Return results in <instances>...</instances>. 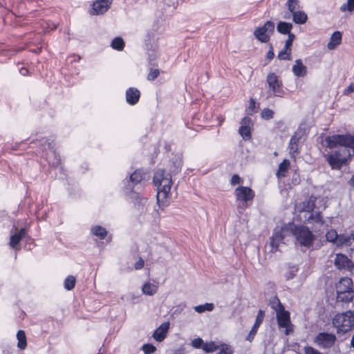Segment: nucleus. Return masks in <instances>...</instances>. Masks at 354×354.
I'll list each match as a JSON object with an SVG mask.
<instances>
[{
  "instance_id": "a18cd8bd",
  "label": "nucleus",
  "mask_w": 354,
  "mask_h": 354,
  "mask_svg": "<svg viewBox=\"0 0 354 354\" xmlns=\"http://www.w3.org/2000/svg\"><path fill=\"white\" fill-rule=\"evenodd\" d=\"M288 39L286 41L284 48L286 49H289V50H290V47L292 45V42H293L294 39H295V35L293 33H290V34L288 35Z\"/></svg>"
},
{
  "instance_id": "a878e982",
  "label": "nucleus",
  "mask_w": 354,
  "mask_h": 354,
  "mask_svg": "<svg viewBox=\"0 0 354 354\" xmlns=\"http://www.w3.org/2000/svg\"><path fill=\"white\" fill-rule=\"evenodd\" d=\"M316 198L311 197L308 200L305 201L302 204L301 212H306L309 213H313L315 208V203Z\"/></svg>"
},
{
  "instance_id": "c85d7f7f",
  "label": "nucleus",
  "mask_w": 354,
  "mask_h": 354,
  "mask_svg": "<svg viewBox=\"0 0 354 354\" xmlns=\"http://www.w3.org/2000/svg\"><path fill=\"white\" fill-rule=\"evenodd\" d=\"M354 240V236L353 234L347 235V234H340L339 235L338 241L337 243V245H349L351 244L353 241Z\"/></svg>"
},
{
  "instance_id": "3c124183",
  "label": "nucleus",
  "mask_w": 354,
  "mask_h": 354,
  "mask_svg": "<svg viewBox=\"0 0 354 354\" xmlns=\"http://www.w3.org/2000/svg\"><path fill=\"white\" fill-rule=\"evenodd\" d=\"M252 124V120L250 117L243 118L241 122V126H245L246 127H250Z\"/></svg>"
},
{
  "instance_id": "9b49d317",
  "label": "nucleus",
  "mask_w": 354,
  "mask_h": 354,
  "mask_svg": "<svg viewBox=\"0 0 354 354\" xmlns=\"http://www.w3.org/2000/svg\"><path fill=\"white\" fill-rule=\"evenodd\" d=\"M113 0H96L91 5L89 10L91 15H100L108 11L110 8Z\"/></svg>"
},
{
  "instance_id": "c756f323",
  "label": "nucleus",
  "mask_w": 354,
  "mask_h": 354,
  "mask_svg": "<svg viewBox=\"0 0 354 354\" xmlns=\"http://www.w3.org/2000/svg\"><path fill=\"white\" fill-rule=\"evenodd\" d=\"M354 298L353 292H346L344 293H337V301L345 303L350 302Z\"/></svg>"
},
{
  "instance_id": "37998d69",
  "label": "nucleus",
  "mask_w": 354,
  "mask_h": 354,
  "mask_svg": "<svg viewBox=\"0 0 354 354\" xmlns=\"http://www.w3.org/2000/svg\"><path fill=\"white\" fill-rule=\"evenodd\" d=\"M274 116V111L270 109H264L261 112V117L265 120H270Z\"/></svg>"
},
{
  "instance_id": "1a4fd4ad",
  "label": "nucleus",
  "mask_w": 354,
  "mask_h": 354,
  "mask_svg": "<svg viewBox=\"0 0 354 354\" xmlns=\"http://www.w3.org/2000/svg\"><path fill=\"white\" fill-rule=\"evenodd\" d=\"M337 337L334 334L328 333H319L314 339V342L323 348H331L335 345Z\"/></svg>"
},
{
  "instance_id": "423d86ee",
  "label": "nucleus",
  "mask_w": 354,
  "mask_h": 354,
  "mask_svg": "<svg viewBox=\"0 0 354 354\" xmlns=\"http://www.w3.org/2000/svg\"><path fill=\"white\" fill-rule=\"evenodd\" d=\"M234 194L236 200L241 203L237 205V210L242 214L248 207V203L254 198V192L248 187L240 186L236 188Z\"/></svg>"
},
{
  "instance_id": "5fc2aeb1",
  "label": "nucleus",
  "mask_w": 354,
  "mask_h": 354,
  "mask_svg": "<svg viewBox=\"0 0 354 354\" xmlns=\"http://www.w3.org/2000/svg\"><path fill=\"white\" fill-rule=\"evenodd\" d=\"M274 53L273 51L272 45L270 44V49L268 51L267 55H266V58L269 61H270V60H272L274 58Z\"/></svg>"
},
{
  "instance_id": "4d7b16f0",
  "label": "nucleus",
  "mask_w": 354,
  "mask_h": 354,
  "mask_svg": "<svg viewBox=\"0 0 354 354\" xmlns=\"http://www.w3.org/2000/svg\"><path fill=\"white\" fill-rule=\"evenodd\" d=\"M153 34L152 32H147L145 39V42H153Z\"/></svg>"
},
{
  "instance_id": "412c9836",
  "label": "nucleus",
  "mask_w": 354,
  "mask_h": 354,
  "mask_svg": "<svg viewBox=\"0 0 354 354\" xmlns=\"http://www.w3.org/2000/svg\"><path fill=\"white\" fill-rule=\"evenodd\" d=\"M342 39V34L340 31H335L330 36V41L327 44V47L329 50L335 49L339 46Z\"/></svg>"
},
{
  "instance_id": "680f3d73",
  "label": "nucleus",
  "mask_w": 354,
  "mask_h": 354,
  "mask_svg": "<svg viewBox=\"0 0 354 354\" xmlns=\"http://www.w3.org/2000/svg\"><path fill=\"white\" fill-rule=\"evenodd\" d=\"M348 183L351 186L354 187V175L349 180Z\"/></svg>"
},
{
  "instance_id": "052dcab7",
  "label": "nucleus",
  "mask_w": 354,
  "mask_h": 354,
  "mask_svg": "<svg viewBox=\"0 0 354 354\" xmlns=\"http://www.w3.org/2000/svg\"><path fill=\"white\" fill-rule=\"evenodd\" d=\"M272 91H273V94H274V95L279 96V95H280V93H281V90H276V89H274V90H272Z\"/></svg>"
},
{
  "instance_id": "9d476101",
  "label": "nucleus",
  "mask_w": 354,
  "mask_h": 354,
  "mask_svg": "<svg viewBox=\"0 0 354 354\" xmlns=\"http://www.w3.org/2000/svg\"><path fill=\"white\" fill-rule=\"evenodd\" d=\"M43 146L45 150H48L46 154V158L48 163L55 167L59 165L60 164L61 160L59 156L57 155L55 151V144L53 142L45 140Z\"/></svg>"
},
{
  "instance_id": "8fccbe9b",
  "label": "nucleus",
  "mask_w": 354,
  "mask_h": 354,
  "mask_svg": "<svg viewBox=\"0 0 354 354\" xmlns=\"http://www.w3.org/2000/svg\"><path fill=\"white\" fill-rule=\"evenodd\" d=\"M19 73L23 76H27L31 74V71L27 67L21 66L18 68Z\"/></svg>"
},
{
  "instance_id": "6e6d98bb",
  "label": "nucleus",
  "mask_w": 354,
  "mask_h": 354,
  "mask_svg": "<svg viewBox=\"0 0 354 354\" xmlns=\"http://www.w3.org/2000/svg\"><path fill=\"white\" fill-rule=\"evenodd\" d=\"M240 183H241V178L238 175L235 174L232 177V179H231L232 185H234L239 184Z\"/></svg>"
},
{
  "instance_id": "6e6552de",
  "label": "nucleus",
  "mask_w": 354,
  "mask_h": 354,
  "mask_svg": "<svg viewBox=\"0 0 354 354\" xmlns=\"http://www.w3.org/2000/svg\"><path fill=\"white\" fill-rule=\"evenodd\" d=\"M289 234L288 225L282 227L274 229L273 235L270 237V252H275L278 250L280 244L282 243L285 236Z\"/></svg>"
},
{
  "instance_id": "0e129e2a",
  "label": "nucleus",
  "mask_w": 354,
  "mask_h": 354,
  "mask_svg": "<svg viewBox=\"0 0 354 354\" xmlns=\"http://www.w3.org/2000/svg\"><path fill=\"white\" fill-rule=\"evenodd\" d=\"M351 345L352 347L354 348V333H353V335L351 341Z\"/></svg>"
},
{
  "instance_id": "4be33fe9",
  "label": "nucleus",
  "mask_w": 354,
  "mask_h": 354,
  "mask_svg": "<svg viewBox=\"0 0 354 354\" xmlns=\"http://www.w3.org/2000/svg\"><path fill=\"white\" fill-rule=\"evenodd\" d=\"M26 235V230L21 228L18 232L15 233L10 236V246L15 248L21 240Z\"/></svg>"
},
{
  "instance_id": "0eeeda50",
  "label": "nucleus",
  "mask_w": 354,
  "mask_h": 354,
  "mask_svg": "<svg viewBox=\"0 0 354 354\" xmlns=\"http://www.w3.org/2000/svg\"><path fill=\"white\" fill-rule=\"evenodd\" d=\"M275 24L272 21H267L263 26L257 27L254 30V37L261 43L270 41L271 35L274 33Z\"/></svg>"
},
{
  "instance_id": "13d9d810",
  "label": "nucleus",
  "mask_w": 354,
  "mask_h": 354,
  "mask_svg": "<svg viewBox=\"0 0 354 354\" xmlns=\"http://www.w3.org/2000/svg\"><path fill=\"white\" fill-rule=\"evenodd\" d=\"M297 269L296 268H292L290 272H288L287 274H286V278L288 280L289 279H291L292 278H294V277L295 276V272H297Z\"/></svg>"
},
{
  "instance_id": "c9c22d12",
  "label": "nucleus",
  "mask_w": 354,
  "mask_h": 354,
  "mask_svg": "<svg viewBox=\"0 0 354 354\" xmlns=\"http://www.w3.org/2000/svg\"><path fill=\"white\" fill-rule=\"evenodd\" d=\"M339 10L341 12H353L354 11V0H347V1L341 5Z\"/></svg>"
},
{
  "instance_id": "6ab92c4d",
  "label": "nucleus",
  "mask_w": 354,
  "mask_h": 354,
  "mask_svg": "<svg viewBox=\"0 0 354 354\" xmlns=\"http://www.w3.org/2000/svg\"><path fill=\"white\" fill-rule=\"evenodd\" d=\"M292 72L297 77H304L307 74V68L304 65L302 60L298 59L295 61V64L292 66Z\"/></svg>"
},
{
  "instance_id": "09e8293b",
  "label": "nucleus",
  "mask_w": 354,
  "mask_h": 354,
  "mask_svg": "<svg viewBox=\"0 0 354 354\" xmlns=\"http://www.w3.org/2000/svg\"><path fill=\"white\" fill-rule=\"evenodd\" d=\"M159 73L160 72L158 69H151L149 73L148 74L147 79L149 80H153L158 76Z\"/></svg>"
},
{
  "instance_id": "49530a36",
  "label": "nucleus",
  "mask_w": 354,
  "mask_h": 354,
  "mask_svg": "<svg viewBox=\"0 0 354 354\" xmlns=\"http://www.w3.org/2000/svg\"><path fill=\"white\" fill-rule=\"evenodd\" d=\"M233 350L227 344H222L220 351L217 354H232Z\"/></svg>"
},
{
  "instance_id": "f704fd0d",
  "label": "nucleus",
  "mask_w": 354,
  "mask_h": 354,
  "mask_svg": "<svg viewBox=\"0 0 354 354\" xmlns=\"http://www.w3.org/2000/svg\"><path fill=\"white\" fill-rule=\"evenodd\" d=\"M111 46L117 50H122L124 47V41L120 37L114 38L111 44Z\"/></svg>"
},
{
  "instance_id": "de8ad7c7",
  "label": "nucleus",
  "mask_w": 354,
  "mask_h": 354,
  "mask_svg": "<svg viewBox=\"0 0 354 354\" xmlns=\"http://www.w3.org/2000/svg\"><path fill=\"white\" fill-rule=\"evenodd\" d=\"M304 351L305 354H322L318 350L310 346H305Z\"/></svg>"
},
{
  "instance_id": "39448f33",
  "label": "nucleus",
  "mask_w": 354,
  "mask_h": 354,
  "mask_svg": "<svg viewBox=\"0 0 354 354\" xmlns=\"http://www.w3.org/2000/svg\"><path fill=\"white\" fill-rule=\"evenodd\" d=\"M333 324L337 328L338 333H345L351 330L354 326V312L347 310L337 314L333 319Z\"/></svg>"
},
{
  "instance_id": "393cba45",
  "label": "nucleus",
  "mask_w": 354,
  "mask_h": 354,
  "mask_svg": "<svg viewBox=\"0 0 354 354\" xmlns=\"http://www.w3.org/2000/svg\"><path fill=\"white\" fill-rule=\"evenodd\" d=\"M292 24L286 21H279L277 26V30L283 35H289L291 32Z\"/></svg>"
},
{
  "instance_id": "f03ea898",
  "label": "nucleus",
  "mask_w": 354,
  "mask_h": 354,
  "mask_svg": "<svg viewBox=\"0 0 354 354\" xmlns=\"http://www.w3.org/2000/svg\"><path fill=\"white\" fill-rule=\"evenodd\" d=\"M153 182L157 187V201L160 207L169 205L170 190L172 185L171 176L163 169H158L153 176Z\"/></svg>"
},
{
  "instance_id": "69168bd1",
  "label": "nucleus",
  "mask_w": 354,
  "mask_h": 354,
  "mask_svg": "<svg viewBox=\"0 0 354 354\" xmlns=\"http://www.w3.org/2000/svg\"><path fill=\"white\" fill-rule=\"evenodd\" d=\"M346 88H354V83H351Z\"/></svg>"
},
{
  "instance_id": "7c9ffc66",
  "label": "nucleus",
  "mask_w": 354,
  "mask_h": 354,
  "mask_svg": "<svg viewBox=\"0 0 354 354\" xmlns=\"http://www.w3.org/2000/svg\"><path fill=\"white\" fill-rule=\"evenodd\" d=\"M17 338L18 339V347L21 349H24L27 346L25 332L21 330H19L17 333Z\"/></svg>"
},
{
  "instance_id": "473e14b6",
  "label": "nucleus",
  "mask_w": 354,
  "mask_h": 354,
  "mask_svg": "<svg viewBox=\"0 0 354 354\" xmlns=\"http://www.w3.org/2000/svg\"><path fill=\"white\" fill-rule=\"evenodd\" d=\"M289 166L290 162L288 160H284L281 162L279 165V170L277 173V176L279 178L285 176L286 172L287 171Z\"/></svg>"
},
{
  "instance_id": "f257e3e1",
  "label": "nucleus",
  "mask_w": 354,
  "mask_h": 354,
  "mask_svg": "<svg viewBox=\"0 0 354 354\" xmlns=\"http://www.w3.org/2000/svg\"><path fill=\"white\" fill-rule=\"evenodd\" d=\"M325 141L326 147L330 149L337 146L345 147L332 150L324 155L331 169L340 170L344 166L348 165L351 158V153L348 149H351L354 153V136L335 134L327 136Z\"/></svg>"
},
{
  "instance_id": "72a5a7b5",
  "label": "nucleus",
  "mask_w": 354,
  "mask_h": 354,
  "mask_svg": "<svg viewBox=\"0 0 354 354\" xmlns=\"http://www.w3.org/2000/svg\"><path fill=\"white\" fill-rule=\"evenodd\" d=\"M286 7L291 13L297 11L300 8V3L299 0H288L286 3Z\"/></svg>"
},
{
  "instance_id": "2eb2a0df",
  "label": "nucleus",
  "mask_w": 354,
  "mask_h": 354,
  "mask_svg": "<svg viewBox=\"0 0 354 354\" xmlns=\"http://www.w3.org/2000/svg\"><path fill=\"white\" fill-rule=\"evenodd\" d=\"M265 316V313L262 310H259L258 312V314L256 317V320L254 322V324L253 325L252 329L250 330L248 335L246 337V339L249 342H251L253 340L258 328H259L260 325L262 324L263 318Z\"/></svg>"
},
{
  "instance_id": "e2e57ef3",
  "label": "nucleus",
  "mask_w": 354,
  "mask_h": 354,
  "mask_svg": "<svg viewBox=\"0 0 354 354\" xmlns=\"http://www.w3.org/2000/svg\"><path fill=\"white\" fill-rule=\"evenodd\" d=\"M354 90H345L344 95H348L351 92H353Z\"/></svg>"
},
{
  "instance_id": "a211bd4d",
  "label": "nucleus",
  "mask_w": 354,
  "mask_h": 354,
  "mask_svg": "<svg viewBox=\"0 0 354 354\" xmlns=\"http://www.w3.org/2000/svg\"><path fill=\"white\" fill-rule=\"evenodd\" d=\"M307 220L309 223L315 225V227H319V231L322 230L324 224V221L320 212L311 213Z\"/></svg>"
},
{
  "instance_id": "b1692460",
  "label": "nucleus",
  "mask_w": 354,
  "mask_h": 354,
  "mask_svg": "<svg viewBox=\"0 0 354 354\" xmlns=\"http://www.w3.org/2000/svg\"><path fill=\"white\" fill-rule=\"evenodd\" d=\"M292 21L296 24H304L308 20V16L304 11L297 10L292 13Z\"/></svg>"
},
{
  "instance_id": "cd10ccee",
  "label": "nucleus",
  "mask_w": 354,
  "mask_h": 354,
  "mask_svg": "<svg viewBox=\"0 0 354 354\" xmlns=\"http://www.w3.org/2000/svg\"><path fill=\"white\" fill-rule=\"evenodd\" d=\"M92 234L100 238V239H104L107 235L106 230L100 225H95L91 229Z\"/></svg>"
},
{
  "instance_id": "79ce46f5",
  "label": "nucleus",
  "mask_w": 354,
  "mask_h": 354,
  "mask_svg": "<svg viewBox=\"0 0 354 354\" xmlns=\"http://www.w3.org/2000/svg\"><path fill=\"white\" fill-rule=\"evenodd\" d=\"M239 132L243 139L248 140L251 138L250 127H246L245 126H241Z\"/></svg>"
},
{
  "instance_id": "ea45409f",
  "label": "nucleus",
  "mask_w": 354,
  "mask_h": 354,
  "mask_svg": "<svg viewBox=\"0 0 354 354\" xmlns=\"http://www.w3.org/2000/svg\"><path fill=\"white\" fill-rule=\"evenodd\" d=\"M326 237L328 241L335 243L337 244L339 235L337 234V232L334 230H330L327 232L326 234Z\"/></svg>"
},
{
  "instance_id": "5701e85b",
  "label": "nucleus",
  "mask_w": 354,
  "mask_h": 354,
  "mask_svg": "<svg viewBox=\"0 0 354 354\" xmlns=\"http://www.w3.org/2000/svg\"><path fill=\"white\" fill-rule=\"evenodd\" d=\"M140 96L139 90H127L126 91L127 102L131 105L136 104L138 102Z\"/></svg>"
},
{
  "instance_id": "2f4dec72",
  "label": "nucleus",
  "mask_w": 354,
  "mask_h": 354,
  "mask_svg": "<svg viewBox=\"0 0 354 354\" xmlns=\"http://www.w3.org/2000/svg\"><path fill=\"white\" fill-rule=\"evenodd\" d=\"M267 82L270 86V88H279L278 82V77L274 73H270L267 76Z\"/></svg>"
},
{
  "instance_id": "dca6fc26",
  "label": "nucleus",
  "mask_w": 354,
  "mask_h": 354,
  "mask_svg": "<svg viewBox=\"0 0 354 354\" xmlns=\"http://www.w3.org/2000/svg\"><path fill=\"white\" fill-rule=\"evenodd\" d=\"M169 322H166L162 323L158 328L156 329L153 334V337L159 342H162L166 336L167 333L168 332L169 328Z\"/></svg>"
},
{
  "instance_id": "864d4df0",
  "label": "nucleus",
  "mask_w": 354,
  "mask_h": 354,
  "mask_svg": "<svg viewBox=\"0 0 354 354\" xmlns=\"http://www.w3.org/2000/svg\"><path fill=\"white\" fill-rule=\"evenodd\" d=\"M145 261L142 258H139V259L135 263L134 268L136 270H140L144 267Z\"/></svg>"
},
{
  "instance_id": "4c0bfd02",
  "label": "nucleus",
  "mask_w": 354,
  "mask_h": 354,
  "mask_svg": "<svg viewBox=\"0 0 354 354\" xmlns=\"http://www.w3.org/2000/svg\"><path fill=\"white\" fill-rule=\"evenodd\" d=\"M75 277L74 276L70 275L65 279L64 286L66 290H71L75 287Z\"/></svg>"
},
{
  "instance_id": "7ed1b4c3",
  "label": "nucleus",
  "mask_w": 354,
  "mask_h": 354,
  "mask_svg": "<svg viewBox=\"0 0 354 354\" xmlns=\"http://www.w3.org/2000/svg\"><path fill=\"white\" fill-rule=\"evenodd\" d=\"M289 234H292L296 241V244L305 248H310L315 239V235L304 225L288 224Z\"/></svg>"
},
{
  "instance_id": "20e7f679",
  "label": "nucleus",
  "mask_w": 354,
  "mask_h": 354,
  "mask_svg": "<svg viewBox=\"0 0 354 354\" xmlns=\"http://www.w3.org/2000/svg\"><path fill=\"white\" fill-rule=\"evenodd\" d=\"M271 307L276 312V317L279 327L285 328L284 333L286 335H288L293 331L289 312L285 310L284 307L277 298L271 302Z\"/></svg>"
},
{
  "instance_id": "a19ab883",
  "label": "nucleus",
  "mask_w": 354,
  "mask_h": 354,
  "mask_svg": "<svg viewBox=\"0 0 354 354\" xmlns=\"http://www.w3.org/2000/svg\"><path fill=\"white\" fill-rule=\"evenodd\" d=\"M203 350L206 353H212L215 351L218 348V346H217L214 342H207L203 344L202 347Z\"/></svg>"
},
{
  "instance_id": "f3484780",
  "label": "nucleus",
  "mask_w": 354,
  "mask_h": 354,
  "mask_svg": "<svg viewBox=\"0 0 354 354\" xmlns=\"http://www.w3.org/2000/svg\"><path fill=\"white\" fill-rule=\"evenodd\" d=\"M335 266L339 269H348L352 265V261L344 254H337L334 260Z\"/></svg>"
},
{
  "instance_id": "4468645a",
  "label": "nucleus",
  "mask_w": 354,
  "mask_h": 354,
  "mask_svg": "<svg viewBox=\"0 0 354 354\" xmlns=\"http://www.w3.org/2000/svg\"><path fill=\"white\" fill-rule=\"evenodd\" d=\"M353 281L348 277L342 278L336 284L337 293H344L346 292H353Z\"/></svg>"
},
{
  "instance_id": "58836bf2",
  "label": "nucleus",
  "mask_w": 354,
  "mask_h": 354,
  "mask_svg": "<svg viewBox=\"0 0 354 354\" xmlns=\"http://www.w3.org/2000/svg\"><path fill=\"white\" fill-rule=\"evenodd\" d=\"M278 59L280 60H290L291 59V50L283 48L279 53Z\"/></svg>"
},
{
  "instance_id": "e433bc0d",
  "label": "nucleus",
  "mask_w": 354,
  "mask_h": 354,
  "mask_svg": "<svg viewBox=\"0 0 354 354\" xmlns=\"http://www.w3.org/2000/svg\"><path fill=\"white\" fill-rule=\"evenodd\" d=\"M214 308V306L212 303H206L204 305H199L194 307V310L196 312L198 313H202L205 311H212Z\"/></svg>"
},
{
  "instance_id": "f8f14e48",
  "label": "nucleus",
  "mask_w": 354,
  "mask_h": 354,
  "mask_svg": "<svg viewBox=\"0 0 354 354\" xmlns=\"http://www.w3.org/2000/svg\"><path fill=\"white\" fill-rule=\"evenodd\" d=\"M145 49L148 55V61L150 65L155 66L156 60L158 56V46L156 43L145 42Z\"/></svg>"
},
{
  "instance_id": "ddd939ff",
  "label": "nucleus",
  "mask_w": 354,
  "mask_h": 354,
  "mask_svg": "<svg viewBox=\"0 0 354 354\" xmlns=\"http://www.w3.org/2000/svg\"><path fill=\"white\" fill-rule=\"evenodd\" d=\"M302 133L300 131L295 132L291 137L288 145V149L291 158H295L299 153V141L301 138Z\"/></svg>"
},
{
  "instance_id": "aec40b11",
  "label": "nucleus",
  "mask_w": 354,
  "mask_h": 354,
  "mask_svg": "<svg viewBox=\"0 0 354 354\" xmlns=\"http://www.w3.org/2000/svg\"><path fill=\"white\" fill-rule=\"evenodd\" d=\"M145 175L141 170H136L131 174L128 183L129 189H132L135 185L140 183L145 178Z\"/></svg>"
},
{
  "instance_id": "bb28decb",
  "label": "nucleus",
  "mask_w": 354,
  "mask_h": 354,
  "mask_svg": "<svg viewBox=\"0 0 354 354\" xmlns=\"http://www.w3.org/2000/svg\"><path fill=\"white\" fill-rule=\"evenodd\" d=\"M142 293L147 295H153L158 291V286L149 282L145 283L142 288Z\"/></svg>"
},
{
  "instance_id": "c03bdc74",
  "label": "nucleus",
  "mask_w": 354,
  "mask_h": 354,
  "mask_svg": "<svg viewBox=\"0 0 354 354\" xmlns=\"http://www.w3.org/2000/svg\"><path fill=\"white\" fill-rule=\"evenodd\" d=\"M156 350V348L152 344H146L142 346V351L145 354H152Z\"/></svg>"
},
{
  "instance_id": "603ef678",
  "label": "nucleus",
  "mask_w": 354,
  "mask_h": 354,
  "mask_svg": "<svg viewBox=\"0 0 354 354\" xmlns=\"http://www.w3.org/2000/svg\"><path fill=\"white\" fill-rule=\"evenodd\" d=\"M203 344H204V343H203V339H201V338L195 339H194V340L192 341V345L194 347L196 348H200L201 346H202V347H203Z\"/></svg>"
},
{
  "instance_id": "bf43d9fd",
  "label": "nucleus",
  "mask_w": 354,
  "mask_h": 354,
  "mask_svg": "<svg viewBox=\"0 0 354 354\" xmlns=\"http://www.w3.org/2000/svg\"><path fill=\"white\" fill-rule=\"evenodd\" d=\"M248 109L254 112L255 111V101L254 99H250Z\"/></svg>"
}]
</instances>
